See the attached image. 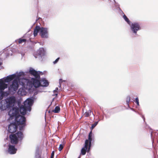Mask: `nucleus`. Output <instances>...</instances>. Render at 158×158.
<instances>
[{"label":"nucleus","mask_w":158,"mask_h":158,"mask_svg":"<svg viewBox=\"0 0 158 158\" xmlns=\"http://www.w3.org/2000/svg\"><path fill=\"white\" fill-rule=\"evenodd\" d=\"M40 86L42 87H47L48 86L49 83L48 81L45 79H42L40 81Z\"/></svg>","instance_id":"obj_17"},{"label":"nucleus","mask_w":158,"mask_h":158,"mask_svg":"<svg viewBox=\"0 0 158 158\" xmlns=\"http://www.w3.org/2000/svg\"><path fill=\"white\" fill-rule=\"evenodd\" d=\"M19 78L17 77L14 80L12 83L8 87V89L10 93H15L19 87V84L18 80Z\"/></svg>","instance_id":"obj_9"},{"label":"nucleus","mask_w":158,"mask_h":158,"mask_svg":"<svg viewBox=\"0 0 158 158\" xmlns=\"http://www.w3.org/2000/svg\"><path fill=\"white\" fill-rule=\"evenodd\" d=\"M63 147L62 144H60L59 148V150L60 151H61L63 148Z\"/></svg>","instance_id":"obj_27"},{"label":"nucleus","mask_w":158,"mask_h":158,"mask_svg":"<svg viewBox=\"0 0 158 158\" xmlns=\"http://www.w3.org/2000/svg\"><path fill=\"white\" fill-rule=\"evenodd\" d=\"M130 97L129 96H128L126 98V102L127 104L129 106V103L130 102Z\"/></svg>","instance_id":"obj_23"},{"label":"nucleus","mask_w":158,"mask_h":158,"mask_svg":"<svg viewBox=\"0 0 158 158\" xmlns=\"http://www.w3.org/2000/svg\"><path fill=\"white\" fill-rule=\"evenodd\" d=\"M18 41V42L19 44H22L23 43H25L26 41V40L24 39H21L20 38L17 40H16V41L17 42V41Z\"/></svg>","instance_id":"obj_19"},{"label":"nucleus","mask_w":158,"mask_h":158,"mask_svg":"<svg viewBox=\"0 0 158 158\" xmlns=\"http://www.w3.org/2000/svg\"><path fill=\"white\" fill-rule=\"evenodd\" d=\"M92 140V132L91 131L89 134L88 139H86L85 141L84 147L82 148L81 149V153L82 155H84L85 154L88 147V152L89 151L91 147Z\"/></svg>","instance_id":"obj_7"},{"label":"nucleus","mask_w":158,"mask_h":158,"mask_svg":"<svg viewBox=\"0 0 158 158\" xmlns=\"http://www.w3.org/2000/svg\"><path fill=\"white\" fill-rule=\"evenodd\" d=\"M59 59H60V58H58L54 61L53 62V63L54 64H56L58 62V61Z\"/></svg>","instance_id":"obj_28"},{"label":"nucleus","mask_w":158,"mask_h":158,"mask_svg":"<svg viewBox=\"0 0 158 158\" xmlns=\"http://www.w3.org/2000/svg\"><path fill=\"white\" fill-rule=\"evenodd\" d=\"M17 128V126L15 123H11L8 126V131L10 133L15 132L16 131Z\"/></svg>","instance_id":"obj_13"},{"label":"nucleus","mask_w":158,"mask_h":158,"mask_svg":"<svg viewBox=\"0 0 158 158\" xmlns=\"http://www.w3.org/2000/svg\"><path fill=\"white\" fill-rule=\"evenodd\" d=\"M60 110V107L58 106H56L55 108V109L53 110V111L55 113H58L59 112Z\"/></svg>","instance_id":"obj_21"},{"label":"nucleus","mask_w":158,"mask_h":158,"mask_svg":"<svg viewBox=\"0 0 158 158\" xmlns=\"http://www.w3.org/2000/svg\"><path fill=\"white\" fill-rule=\"evenodd\" d=\"M81 158V156H80L78 157V158Z\"/></svg>","instance_id":"obj_32"},{"label":"nucleus","mask_w":158,"mask_h":158,"mask_svg":"<svg viewBox=\"0 0 158 158\" xmlns=\"http://www.w3.org/2000/svg\"><path fill=\"white\" fill-rule=\"evenodd\" d=\"M135 103L137 104L138 106L139 105V99L138 98H136L135 99Z\"/></svg>","instance_id":"obj_26"},{"label":"nucleus","mask_w":158,"mask_h":158,"mask_svg":"<svg viewBox=\"0 0 158 158\" xmlns=\"http://www.w3.org/2000/svg\"><path fill=\"white\" fill-rule=\"evenodd\" d=\"M23 138V135L21 132H18L15 134L11 135L10 136L11 142L13 144L17 143L18 141L22 140Z\"/></svg>","instance_id":"obj_8"},{"label":"nucleus","mask_w":158,"mask_h":158,"mask_svg":"<svg viewBox=\"0 0 158 158\" xmlns=\"http://www.w3.org/2000/svg\"><path fill=\"white\" fill-rule=\"evenodd\" d=\"M29 72L30 73L33 75L35 78V79L32 78L31 79L32 81V83L31 82L32 86H34L35 88L40 86V76L38 72H37L32 68H31L30 69Z\"/></svg>","instance_id":"obj_6"},{"label":"nucleus","mask_w":158,"mask_h":158,"mask_svg":"<svg viewBox=\"0 0 158 158\" xmlns=\"http://www.w3.org/2000/svg\"><path fill=\"white\" fill-rule=\"evenodd\" d=\"M58 89V88L57 87H56L55 89L53 91V92L54 93V95H55L56 96H57L58 95L57 91Z\"/></svg>","instance_id":"obj_24"},{"label":"nucleus","mask_w":158,"mask_h":158,"mask_svg":"<svg viewBox=\"0 0 158 158\" xmlns=\"http://www.w3.org/2000/svg\"><path fill=\"white\" fill-rule=\"evenodd\" d=\"M23 74V73L17 72L15 73L0 79V100L3 98L4 96L3 90L8 87L7 84L5 83H9L12 80L15 79L17 77L19 78V76Z\"/></svg>","instance_id":"obj_2"},{"label":"nucleus","mask_w":158,"mask_h":158,"mask_svg":"<svg viewBox=\"0 0 158 158\" xmlns=\"http://www.w3.org/2000/svg\"><path fill=\"white\" fill-rule=\"evenodd\" d=\"M130 26L131 31L135 35H137V31L141 29L139 23L136 22L132 23L129 25Z\"/></svg>","instance_id":"obj_10"},{"label":"nucleus","mask_w":158,"mask_h":158,"mask_svg":"<svg viewBox=\"0 0 158 158\" xmlns=\"http://www.w3.org/2000/svg\"><path fill=\"white\" fill-rule=\"evenodd\" d=\"M19 112L18 108L14 107L9 111L8 114L10 117V119L15 118L16 123L20 125L19 130H22L25 125L26 118L24 116L20 115Z\"/></svg>","instance_id":"obj_1"},{"label":"nucleus","mask_w":158,"mask_h":158,"mask_svg":"<svg viewBox=\"0 0 158 158\" xmlns=\"http://www.w3.org/2000/svg\"><path fill=\"white\" fill-rule=\"evenodd\" d=\"M98 122H96L92 124L91 127L92 129H93L97 125Z\"/></svg>","instance_id":"obj_25"},{"label":"nucleus","mask_w":158,"mask_h":158,"mask_svg":"<svg viewBox=\"0 0 158 158\" xmlns=\"http://www.w3.org/2000/svg\"><path fill=\"white\" fill-rule=\"evenodd\" d=\"M54 155V151H53L51 153V158H53V157Z\"/></svg>","instance_id":"obj_30"},{"label":"nucleus","mask_w":158,"mask_h":158,"mask_svg":"<svg viewBox=\"0 0 158 158\" xmlns=\"http://www.w3.org/2000/svg\"><path fill=\"white\" fill-rule=\"evenodd\" d=\"M26 90L28 91L26 87L25 88L24 87H23L20 88L18 91V94L21 96L25 95L27 94Z\"/></svg>","instance_id":"obj_15"},{"label":"nucleus","mask_w":158,"mask_h":158,"mask_svg":"<svg viewBox=\"0 0 158 158\" xmlns=\"http://www.w3.org/2000/svg\"><path fill=\"white\" fill-rule=\"evenodd\" d=\"M40 27L39 26H36L34 29V36H37L38 32L40 34Z\"/></svg>","instance_id":"obj_18"},{"label":"nucleus","mask_w":158,"mask_h":158,"mask_svg":"<svg viewBox=\"0 0 158 158\" xmlns=\"http://www.w3.org/2000/svg\"><path fill=\"white\" fill-rule=\"evenodd\" d=\"M17 149L15 148V146L12 145H9V146L8 149V152L9 153L11 154H15Z\"/></svg>","instance_id":"obj_14"},{"label":"nucleus","mask_w":158,"mask_h":158,"mask_svg":"<svg viewBox=\"0 0 158 158\" xmlns=\"http://www.w3.org/2000/svg\"><path fill=\"white\" fill-rule=\"evenodd\" d=\"M2 59L1 58H0V69L2 68V66H1L2 65Z\"/></svg>","instance_id":"obj_29"},{"label":"nucleus","mask_w":158,"mask_h":158,"mask_svg":"<svg viewBox=\"0 0 158 158\" xmlns=\"http://www.w3.org/2000/svg\"><path fill=\"white\" fill-rule=\"evenodd\" d=\"M13 51H12L11 48H8L5 49L4 50L2 54H5L6 57H7L9 56H11L13 53Z\"/></svg>","instance_id":"obj_16"},{"label":"nucleus","mask_w":158,"mask_h":158,"mask_svg":"<svg viewBox=\"0 0 158 158\" xmlns=\"http://www.w3.org/2000/svg\"><path fill=\"white\" fill-rule=\"evenodd\" d=\"M33 103V99L32 98H28L24 102V105H22L20 107L19 111L21 114L24 115L27 111L30 112Z\"/></svg>","instance_id":"obj_4"},{"label":"nucleus","mask_w":158,"mask_h":158,"mask_svg":"<svg viewBox=\"0 0 158 158\" xmlns=\"http://www.w3.org/2000/svg\"><path fill=\"white\" fill-rule=\"evenodd\" d=\"M16 102L15 98L12 96L2 100L0 103V110H4L10 109L15 106Z\"/></svg>","instance_id":"obj_3"},{"label":"nucleus","mask_w":158,"mask_h":158,"mask_svg":"<svg viewBox=\"0 0 158 158\" xmlns=\"http://www.w3.org/2000/svg\"><path fill=\"white\" fill-rule=\"evenodd\" d=\"M19 73H23L22 75L19 76V79L18 80V83L19 82L20 84L22 86L26 88L28 90H30L31 89L32 87V84L31 82L30 81L28 80L23 78L25 76V73L22 71H20Z\"/></svg>","instance_id":"obj_5"},{"label":"nucleus","mask_w":158,"mask_h":158,"mask_svg":"<svg viewBox=\"0 0 158 158\" xmlns=\"http://www.w3.org/2000/svg\"><path fill=\"white\" fill-rule=\"evenodd\" d=\"M37 54L34 55V56L35 58H37L38 57L39 58H42V57L44 56L45 54V50L43 48H40L36 52Z\"/></svg>","instance_id":"obj_12"},{"label":"nucleus","mask_w":158,"mask_h":158,"mask_svg":"<svg viewBox=\"0 0 158 158\" xmlns=\"http://www.w3.org/2000/svg\"><path fill=\"white\" fill-rule=\"evenodd\" d=\"M40 35L42 38L47 39L48 38V29L46 27H40Z\"/></svg>","instance_id":"obj_11"},{"label":"nucleus","mask_w":158,"mask_h":158,"mask_svg":"<svg viewBox=\"0 0 158 158\" xmlns=\"http://www.w3.org/2000/svg\"><path fill=\"white\" fill-rule=\"evenodd\" d=\"M91 113V111L90 110H89L85 113L84 115L85 117H88L90 115Z\"/></svg>","instance_id":"obj_22"},{"label":"nucleus","mask_w":158,"mask_h":158,"mask_svg":"<svg viewBox=\"0 0 158 158\" xmlns=\"http://www.w3.org/2000/svg\"><path fill=\"white\" fill-rule=\"evenodd\" d=\"M62 81H62V79H60L59 81V84H60V85L59 86V87H60L61 86L60 84L62 83Z\"/></svg>","instance_id":"obj_31"},{"label":"nucleus","mask_w":158,"mask_h":158,"mask_svg":"<svg viewBox=\"0 0 158 158\" xmlns=\"http://www.w3.org/2000/svg\"><path fill=\"white\" fill-rule=\"evenodd\" d=\"M123 18L125 21L127 22V23L129 24L130 25L131 24V22L127 18L126 15H124L123 16Z\"/></svg>","instance_id":"obj_20"}]
</instances>
